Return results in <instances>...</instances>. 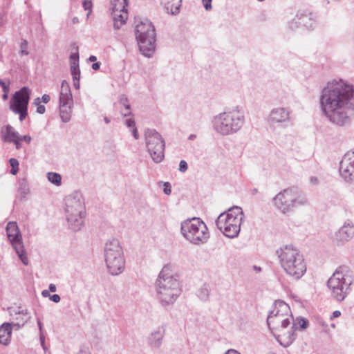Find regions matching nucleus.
I'll return each instance as SVG.
<instances>
[{"instance_id": "7c9ffc66", "label": "nucleus", "mask_w": 354, "mask_h": 354, "mask_svg": "<svg viewBox=\"0 0 354 354\" xmlns=\"http://www.w3.org/2000/svg\"><path fill=\"white\" fill-rule=\"evenodd\" d=\"M350 86L344 82L342 80L339 81L333 80L328 83V88H349Z\"/></svg>"}, {"instance_id": "4be33fe9", "label": "nucleus", "mask_w": 354, "mask_h": 354, "mask_svg": "<svg viewBox=\"0 0 354 354\" xmlns=\"http://www.w3.org/2000/svg\"><path fill=\"white\" fill-rule=\"evenodd\" d=\"M290 120V111L283 107L273 109L268 116V121L272 124L283 123Z\"/></svg>"}, {"instance_id": "f03ea898", "label": "nucleus", "mask_w": 354, "mask_h": 354, "mask_svg": "<svg viewBox=\"0 0 354 354\" xmlns=\"http://www.w3.org/2000/svg\"><path fill=\"white\" fill-rule=\"evenodd\" d=\"M156 297L163 307L173 305L181 294L182 288L178 276L169 266H165L160 272L155 283Z\"/></svg>"}, {"instance_id": "5701e85b", "label": "nucleus", "mask_w": 354, "mask_h": 354, "mask_svg": "<svg viewBox=\"0 0 354 354\" xmlns=\"http://www.w3.org/2000/svg\"><path fill=\"white\" fill-rule=\"evenodd\" d=\"M182 0H160V3L168 14L176 15L179 12Z\"/></svg>"}, {"instance_id": "a211bd4d", "label": "nucleus", "mask_w": 354, "mask_h": 354, "mask_svg": "<svg viewBox=\"0 0 354 354\" xmlns=\"http://www.w3.org/2000/svg\"><path fill=\"white\" fill-rule=\"evenodd\" d=\"M354 236V225L352 221L347 220L343 225L335 233L333 241L338 245H342L349 241Z\"/></svg>"}, {"instance_id": "0eeeda50", "label": "nucleus", "mask_w": 354, "mask_h": 354, "mask_svg": "<svg viewBox=\"0 0 354 354\" xmlns=\"http://www.w3.org/2000/svg\"><path fill=\"white\" fill-rule=\"evenodd\" d=\"M65 212L70 227L73 231L80 230L84 225L86 214L82 196L79 194H73L65 198Z\"/></svg>"}, {"instance_id": "2f4dec72", "label": "nucleus", "mask_w": 354, "mask_h": 354, "mask_svg": "<svg viewBox=\"0 0 354 354\" xmlns=\"http://www.w3.org/2000/svg\"><path fill=\"white\" fill-rule=\"evenodd\" d=\"M47 176L48 179L50 183L57 186L61 185L62 176L60 174L55 172H48Z\"/></svg>"}, {"instance_id": "a19ab883", "label": "nucleus", "mask_w": 354, "mask_h": 354, "mask_svg": "<svg viewBox=\"0 0 354 354\" xmlns=\"http://www.w3.org/2000/svg\"><path fill=\"white\" fill-rule=\"evenodd\" d=\"M0 86L2 88H8L10 86V81L7 79H0Z\"/></svg>"}, {"instance_id": "0e129e2a", "label": "nucleus", "mask_w": 354, "mask_h": 354, "mask_svg": "<svg viewBox=\"0 0 354 354\" xmlns=\"http://www.w3.org/2000/svg\"><path fill=\"white\" fill-rule=\"evenodd\" d=\"M258 192V189L257 188H254L252 190V194L254 195Z\"/></svg>"}, {"instance_id": "f704fd0d", "label": "nucleus", "mask_w": 354, "mask_h": 354, "mask_svg": "<svg viewBox=\"0 0 354 354\" xmlns=\"http://www.w3.org/2000/svg\"><path fill=\"white\" fill-rule=\"evenodd\" d=\"M39 100V97L35 98L33 102V104L37 106V113L39 114H44L46 111V108L44 105L41 104V102Z\"/></svg>"}, {"instance_id": "393cba45", "label": "nucleus", "mask_w": 354, "mask_h": 354, "mask_svg": "<svg viewBox=\"0 0 354 354\" xmlns=\"http://www.w3.org/2000/svg\"><path fill=\"white\" fill-rule=\"evenodd\" d=\"M111 15L113 20L114 28L116 29H119L124 24L128 18L127 10L120 11L116 10V11H111Z\"/></svg>"}, {"instance_id": "72a5a7b5", "label": "nucleus", "mask_w": 354, "mask_h": 354, "mask_svg": "<svg viewBox=\"0 0 354 354\" xmlns=\"http://www.w3.org/2000/svg\"><path fill=\"white\" fill-rule=\"evenodd\" d=\"M10 165L12 167L10 173L12 175L17 174L19 170V161L16 158H10L9 160Z\"/></svg>"}, {"instance_id": "412c9836", "label": "nucleus", "mask_w": 354, "mask_h": 354, "mask_svg": "<svg viewBox=\"0 0 354 354\" xmlns=\"http://www.w3.org/2000/svg\"><path fill=\"white\" fill-rule=\"evenodd\" d=\"M165 335V326H160L153 330L148 336L149 345L155 349L160 348L162 344V339Z\"/></svg>"}, {"instance_id": "3c124183", "label": "nucleus", "mask_w": 354, "mask_h": 354, "mask_svg": "<svg viewBox=\"0 0 354 354\" xmlns=\"http://www.w3.org/2000/svg\"><path fill=\"white\" fill-rule=\"evenodd\" d=\"M341 315V313L340 311L339 310H335L333 313V315L332 316L330 317V319H333V318H336V317H338Z\"/></svg>"}, {"instance_id": "79ce46f5", "label": "nucleus", "mask_w": 354, "mask_h": 354, "mask_svg": "<svg viewBox=\"0 0 354 354\" xmlns=\"http://www.w3.org/2000/svg\"><path fill=\"white\" fill-rule=\"evenodd\" d=\"M298 324H299L301 328L304 329L307 328L308 322L306 319L301 318L299 319Z\"/></svg>"}, {"instance_id": "39448f33", "label": "nucleus", "mask_w": 354, "mask_h": 354, "mask_svg": "<svg viewBox=\"0 0 354 354\" xmlns=\"http://www.w3.org/2000/svg\"><path fill=\"white\" fill-rule=\"evenodd\" d=\"M104 256L108 272L111 275H118L125 268L123 248L118 239L112 238L105 243Z\"/></svg>"}, {"instance_id": "ddd939ff", "label": "nucleus", "mask_w": 354, "mask_h": 354, "mask_svg": "<svg viewBox=\"0 0 354 354\" xmlns=\"http://www.w3.org/2000/svg\"><path fill=\"white\" fill-rule=\"evenodd\" d=\"M243 112L237 107L223 113V135L237 132L243 125Z\"/></svg>"}, {"instance_id": "c85d7f7f", "label": "nucleus", "mask_w": 354, "mask_h": 354, "mask_svg": "<svg viewBox=\"0 0 354 354\" xmlns=\"http://www.w3.org/2000/svg\"><path fill=\"white\" fill-rule=\"evenodd\" d=\"M209 287L207 283H204L198 290L197 296L202 301H206L209 298Z\"/></svg>"}, {"instance_id": "bb28decb", "label": "nucleus", "mask_w": 354, "mask_h": 354, "mask_svg": "<svg viewBox=\"0 0 354 354\" xmlns=\"http://www.w3.org/2000/svg\"><path fill=\"white\" fill-rule=\"evenodd\" d=\"M118 105L120 108V113L124 117L131 115V106L127 97L122 95L118 102Z\"/></svg>"}, {"instance_id": "338daca9", "label": "nucleus", "mask_w": 354, "mask_h": 354, "mask_svg": "<svg viewBox=\"0 0 354 354\" xmlns=\"http://www.w3.org/2000/svg\"><path fill=\"white\" fill-rule=\"evenodd\" d=\"M196 138V135H194V134H192L189 136V140H193L194 138Z\"/></svg>"}, {"instance_id": "f257e3e1", "label": "nucleus", "mask_w": 354, "mask_h": 354, "mask_svg": "<svg viewBox=\"0 0 354 354\" xmlns=\"http://www.w3.org/2000/svg\"><path fill=\"white\" fill-rule=\"evenodd\" d=\"M320 104L331 122L346 125L354 116V90H322Z\"/></svg>"}, {"instance_id": "37998d69", "label": "nucleus", "mask_w": 354, "mask_h": 354, "mask_svg": "<svg viewBox=\"0 0 354 354\" xmlns=\"http://www.w3.org/2000/svg\"><path fill=\"white\" fill-rule=\"evenodd\" d=\"M212 0H202L203 4L206 10H210L212 9Z\"/></svg>"}, {"instance_id": "9b49d317", "label": "nucleus", "mask_w": 354, "mask_h": 354, "mask_svg": "<svg viewBox=\"0 0 354 354\" xmlns=\"http://www.w3.org/2000/svg\"><path fill=\"white\" fill-rule=\"evenodd\" d=\"M145 144L149 153L156 163L161 162L165 158V143L162 136L155 129L145 131Z\"/></svg>"}, {"instance_id": "423d86ee", "label": "nucleus", "mask_w": 354, "mask_h": 354, "mask_svg": "<svg viewBox=\"0 0 354 354\" xmlns=\"http://www.w3.org/2000/svg\"><path fill=\"white\" fill-rule=\"evenodd\" d=\"M135 35L142 54L151 57L156 49V32L152 23L148 19L138 21Z\"/></svg>"}, {"instance_id": "9d476101", "label": "nucleus", "mask_w": 354, "mask_h": 354, "mask_svg": "<svg viewBox=\"0 0 354 354\" xmlns=\"http://www.w3.org/2000/svg\"><path fill=\"white\" fill-rule=\"evenodd\" d=\"M180 231L183 236L194 245L203 244L209 238L206 224L201 218L196 217L182 222Z\"/></svg>"}, {"instance_id": "58836bf2", "label": "nucleus", "mask_w": 354, "mask_h": 354, "mask_svg": "<svg viewBox=\"0 0 354 354\" xmlns=\"http://www.w3.org/2000/svg\"><path fill=\"white\" fill-rule=\"evenodd\" d=\"M82 4L84 10L91 11L92 7L91 0H83Z\"/></svg>"}, {"instance_id": "e433bc0d", "label": "nucleus", "mask_w": 354, "mask_h": 354, "mask_svg": "<svg viewBox=\"0 0 354 354\" xmlns=\"http://www.w3.org/2000/svg\"><path fill=\"white\" fill-rule=\"evenodd\" d=\"M18 191H19V193L20 194V195L23 198L26 197V196L29 193L28 187L26 186V184H23V183H21L20 185V187H19Z\"/></svg>"}, {"instance_id": "052dcab7", "label": "nucleus", "mask_w": 354, "mask_h": 354, "mask_svg": "<svg viewBox=\"0 0 354 354\" xmlns=\"http://www.w3.org/2000/svg\"><path fill=\"white\" fill-rule=\"evenodd\" d=\"M37 324H38L39 329V331L41 333H42V324L39 319H37Z\"/></svg>"}, {"instance_id": "cd10ccee", "label": "nucleus", "mask_w": 354, "mask_h": 354, "mask_svg": "<svg viewBox=\"0 0 354 354\" xmlns=\"http://www.w3.org/2000/svg\"><path fill=\"white\" fill-rule=\"evenodd\" d=\"M111 11H126L127 6V0H111Z\"/></svg>"}, {"instance_id": "13d9d810", "label": "nucleus", "mask_w": 354, "mask_h": 354, "mask_svg": "<svg viewBox=\"0 0 354 354\" xmlns=\"http://www.w3.org/2000/svg\"><path fill=\"white\" fill-rule=\"evenodd\" d=\"M56 289H57V288H56V286H55V284H53V283H50V284L49 285V290H50V292H55V291H56Z\"/></svg>"}, {"instance_id": "5fc2aeb1", "label": "nucleus", "mask_w": 354, "mask_h": 354, "mask_svg": "<svg viewBox=\"0 0 354 354\" xmlns=\"http://www.w3.org/2000/svg\"><path fill=\"white\" fill-rule=\"evenodd\" d=\"M221 217V214H220L218 216H217V218L215 220V224L217 226V227L221 230V227L219 226V220H220V218Z\"/></svg>"}, {"instance_id": "8fccbe9b", "label": "nucleus", "mask_w": 354, "mask_h": 354, "mask_svg": "<svg viewBox=\"0 0 354 354\" xmlns=\"http://www.w3.org/2000/svg\"><path fill=\"white\" fill-rule=\"evenodd\" d=\"M21 138H22V141H25L28 144L31 141V138L29 136H21Z\"/></svg>"}, {"instance_id": "c9c22d12", "label": "nucleus", "mask_w": 354, "mask_h": 354, "mask_svg": "<svg viewBox=\"0 0 354 354\" xmlns=\"http://www.w3.org/2000/svg\"><path fill=\"white\" fill-rule=\"evenodd\" d=\"M213 125H214V129L216 131L220 132V129L221 127V115H218L214 117V120H213Z\"/></svg>"}, {"instance_id": "a18cd8bd", "label": "nucleus", "mask_w": 354, "mask_h": 354, "mask_svg": "<svg viewBox=\"0 0 354 354\" xmlns=\"http://www.w3.org/2000/svg\"><path fill=\"white\" fill-rule=\"evenodd\" d=\"M21 142H22V138H21V136H19L17 139L12 141V142L14 143L16 146V148L17 149H19L21 147Z\"/></svg>"}, {"instance_id": "69168bd1", "label": "nucleus", "mask_w": 354, "mask_h": 354, "mask_svg": "<svg viewBox=\"0 0 354 354\" xmlns=\"http://www.w3.org/2000/svg\"><path fill=\"white\" fill-rule=\"evenodd\" d=\"M104 120L106 124H109L110 122V120L107 117H105L104 118Z\"/></svg>"}, {"instance_id": "6ab92c4d", "label": "nucleus", "mask_w": 354, "mask_h": 354, "mask_svg": "<svg viewBox=\"0 0 354 354\" xmlns=\"http://www.w3.org/2000/svg\"><path fill=\"white\" fill-rule=\"evenodd\" d=\"M10 316L12 317L11 326L16 327V329L24 326L30 319L28 310L21 309V308L10 310Z\"/></svg>"}, {"instance_id": "4468645a", "label": "nucleus", "mask_w": 354, "mask_h": 354, "mask_svg": "<svg viewBox=\"0 0 354 354\" xmlns=\"http://www.w3.org/2000/svg\"><path fill=\"white\" fill-rule=\"evenodd\" d=\"M30 94L28 90H18L12 95L10 102V110L19 115L22 122L28 115V105Z\"/></svg>"}, {"instance_id": "f3484780", "label": "nucleus", "mask_w": 354, "mask_h": 354, "mask_svg": "<svg viewBox=\"0 0 354 354\" xmlns=\"http://www.w3.org/2000/svg\"><path fill=\"white\" fill-rule=\"evenodd\" d=\"M225 218V226L231 225L232 227L233 234L238 232V226H241L243 218V212L240 207L234 206L229 208L227 212H223Z\"/></svg>"}, {"instance_id": "bf43d9fd", "label": "nucleus", "mask_w": 354, "mask_h": 354, "mask_svg": "<svg viewBox=\"0 0 354 354\" xmlns=\"http://www.w3.org/2000/svg\"><path fill=\"white\" fill-rule=\"evenodd\" d=\"M41 295L44 297H50V296L49 292L47 290H43L42 292H41Z\"/></svg>"}, {"instance_id": "4c0bfd02", "label": "nucleus", "mask_w": 354, "mask_h": 354, "mask_svg": "<svg viewBox=\"0 0 354 354\" xmlns=\"http://www.w3.org/2000/svg\"><path fill=\"white\" fill-rule=\"evenodd\" d=\"M21 50L20 54L21 55H28L29 54L28 51V42L26 40H23L20 45Z\"/></svg>"}, {"instance_id": "a878e982", "label": "nucleus", "mask_w": 354, "mask_h": 354, "mask_svg": "<svg viewBox=\"0 0 354 354\" xmlns=\"http://www.w3.org/2000/svg\"><path fill=\"white\" fill-rule=\"evenodd\" d=\"M1 136L3 140L8 142H12L20 136L15 128L10 125H7L2 129Z\"/></svg>"}, {"instance_id": "2eb2a0df", "label": "nucleus", "mask_w": 354, "mask_h": 354, "mask_svg": "<svg viewBox=\"0 0 354 354\" xmlns=\"http://www.w3.org/2000/svg\"><path fill=\"white\" fill-rule=\"evenodd\" d=\"M71 90H61L59 95V114L64 122L71 120L72 106L73 104Z\"/></svg>"}, {"instance_id": "dca6fc26", "label": "nucleus", "mask_w": 354, "mask_h": 354, "mask_svg": "<svg viewBox=\"0 0 354 354\" xmlns=\"http://www.w3.org/2000/svg\"><path fill=\"white\" fill-rule=\"evenodd\" d=\"M339 171L346 181L354 179V151H348L344 154L339 162Z\"/></svg>"}, {"instance_id": "49530a36", "label": "nucleus", "mask_w": 354, "mask_h": 354, "mask_svg": "<svg viewBox=\"0 0 354 354\" xmlns=\"http://www.w3.org/2000/svg\"><path fill=\"white\" fill-rule=\"evenodd\" d=\"M39 100L41 103L46 104L50 101V96L47 94H44L41 97H39Z\"/></svg>"}, {"instance_id": "7ed1b4c3", "label": "nucleus", "mask_w": 354, "mask_h": 354, "mask_svg": "<svg viewBox=\"0 0 354 354\" xmlns=\"http://www.w3.org/2000/svg\"><path fill=\"white\" fill-rule=\"evenodd\" d=\"M279 263L283 271L290 277L298 280L306 272V263L300 250L292 245H286L277 250Z\"/></svg>"}, {"instance_id": "473e14b6", "label": "nucleus", "mask_w": 354, "mask_h": 354, "mask_svg": "<svg viewBox=\"0 0 354 354\" xmlns=\"http://www.w3.org/2000/svg\"><path fill=\"white\" fill-rule=\"evenodd\" d=\"M240 230H241V226H238V232H236V233H235V234H233L234 231H232V227L231 225H226V226H225L224 232H223V234L228 238L233 239V238L236 237L239 235V234L240 232Z\"/></svg>"}, {"instance_id": "1a4fd4ad", "label": "nucleus", "mask_w": 354, "mask_h": 354, "mask_svg": "<svg viewBox=\"0 0 354 354\" xmlns=\"http://www.w3.org/2000/svg\"><path fill=\"white\" fill-rule=\"evenodd\" d=\"M353 279L347 267L339 266L329 278L327 286L331 291V295L338 301H343L348 293L349 286Z\"/></svg>"}, {"instance_id": "09e8293b", "label": "nucleus", "mask_w": 354, "mask_h": 354, "mask_svg": "<svg viewBox=\"0 0 354 354\" xmlns=\"http://www.w3.org/2000/svg\"><path fill=\"white\" fill-rule=\"evenodd\" d=\"M39 338H40L41 344L43 348L46 349V347H45V337H44L43 333H40Z\"/></svg>"}, {"instance_id": "4d7b16f0", "label": "nucleus", "mask_w": 354, "mask_h": 354, "mask_svg": "<svg viewBox=\"0 0 354 354\" xmlns=\"http://www.w3.org/2000/svg\"><path fill=\"white\" fill-rule=\"evenodd\" d=\"M69 86L68 83L66 80H63L61 85V88H68Z\"/></svg>"}, {"instance_id": "6e6d98bb", "label": "nucleus", "mask_w": 354, "mask_h": 354, "mask_svg": "<svg viewBox=\"0 0 354 354\" xmlns=\"http://www.w3.org/2000/svg\"><path fill=\"white\" fill-rule=\"evenodd\" d=\"M310 182L313 185H317L318 183V179L313 176L310 178Z\"/></svg>"}, {"instance_id": "ea45409f", "label": "nucleus", "mask_w": 354, "mask_h": 354, "mask_svg": "<svg viewBox=\"0 0 354 354\" xmlns=\"http://www.w3.org/2000/svg\"><path fill=\"white\" fill-rule=\"evenodd\" d=\"M179 170L185 172L187 170V163L185 160H181L179 163Z\"/></svg>"}, {"instance_id": "e2e57ef3", "label": "nucleus", "mask_w": 354, "mask_h": 354, "mask_svg": "<svg viewBox=\"0 0 354 354\" xmlns=\"http://www.w3.org/2000/svg\"><path fill=\"white\" fill-rule=\"evenodd\" d=\"M97 59L96 57L94 56V55H91L90 57H89V60L91 62H95V60Z\"/></svg>"}, {"instance_id": "20e7f679", "label": "nucleus", "mask_w": 354, "mask_h": 354, "mask_svg": "<svg viewBox=\"0 0 354 354\" xmlns=\"http://www.w3.org/2000/svg\"><path fill=\"white\" fill-rule=\"evenodd\" d=\"M274 207L282 214H289L295 209L309 205L306 194L297 187H289L279 192L272 199Z\"/></svg>"}, {"instance_id": "6e6552de", "label": "nucleus", "mask_w": 354, "mask_h": 354, "mask_svg": "<svg viewBox=\"0 0 354 354\" xmlns=\"http://www.w3.org/2000/svg\"><path fill=\"white\" fill-rule=\"evenodd\" d=\"M293 322L289 306L283 301H276L267 318V324L271 332L280 331L290 324H292V328H295Z\"/></svg>"}, {"instance_id": "c756f323", "label": "nucleus", "mask_w": 354, "mask_h": 354, "mask_svg": "<svg viewBox=\"0 0 354 354\" xmlns=\"http://www.w3.org/2000/svg\"><path fill=\"white\" fill-rule=\"evenodd\" d=\"M124 124L129 128H131L132 127L131 132H132L133 136L134 137L135 139H136V140L138 139L139 138V134H138V129L136 127V122H135L134 119L133 118H127V119H126V120L124 122Z\"/></svg>"}, {"instance_id": "864d4df0", "label": "nucleus", "mask_w": 354, "mask_h": 354, "mask_svg": "<svg viewBox=\"0 0 354 354\" xmlns=\"http://www.w3.org/2000/svg\"><path fill=\"white\" fill-rule=\"evenodd\" d=\"M100 67V62H95L92 64V68L95 71H97Z\"/></svg>"}, {"instance_id": "f8f14e48", "label": "nucleus", "mask_w": 354, "mask_h": 354, "mask_svg": "<svg viewBox=\"0 0 354 354\" xmlns=\"http://www.w3.org/2000/svg\"><path fill=\"white\" fill-rule=\"evenodd\" d=\"M6 231L7 237L19 258L24 265L27 266L28 264V259L24 249L22 235L17 223L15 221L8 222Z\"/></svg>"}, {"instance_id": "aec40b11", "label": "nucleus", "mask_w": 354, "mask_h": 354, "mask_svg": "<svg viewBox=\"0 0 354 354\" xmlns=\"http://www.w3.org/2000/svg\"><path fill=\"white\" fill-rule=\"evenodd\" d=\"M70 64L71 75L73 79L75 88H80V71L79 68V53L78 47H75V52L70 55Z\"/></svg>"}, {"instance_id": "774afa93", "label": "nucleus", "mask_w": 354, "mask_h": 354, "mask_svg": "<svg viewBox=\"0 0 354 354\" xmlns=\"http://www.w3.org/2000/svg\"><path fill=\"white\" fill-rule=\"evenodd\" d=\"M254 269H255L256 270H257V271H259H259H261V270L260 267L254 266Z\"/></svg>"}, {"instance_id": "c03bdc74", "label": "nucleus", "mask_w": 354, "mask_h": 354, "mask_svg": "<svg viewBox=\"0 0 354 354\" xmlns=\"http://www.w3.org/2000/svg\"><path fill=\"white\" fill-rule=\"evenodd\" d=\"M163 192L167 195L171 194V185L169 183H165Z\"/></svg>"}, {"instance_id": "b1692460", "label": "nucleus", "mask_w": 354, "mask_h": 354, "mask_svg": "<svg viewBox=\"0 0 354 354\" xmlns=\"http://www.w3.org/2000/svg\"><path fill=\"white\" fill-rule=\"evenodd\" d=\"M12 326L10 323H3L0 326V343L8 345L10 342L12 335Z\"/></svg>"}, {"instance_id": "de8ad7c7", "label": "nucleus", "mask_w": 354, "mask_h": 354, "mask_svg": "<svg viewBox=\"0 0 354 354\" xmlns=\"http://www.w3.org/2000/svg\"><path fill=\"white\" fill-rule=\"evenodd\" d=\"M50 299L55 303L59 302L61 298L59 295L55 294L53 295L50 296Z\"/></svg>"}, {"instance_id": "603ef678", "label": "nucleus", "mask_w": 354, "mask_h": 354, "mask_svg": "<svg viewBox=\"0 0 354 354\" xmlns=\"http://www.w3.org/2000/svg\"><path fill=\"white\" fill-rule=\"evenodd\" d=\"M225 354H241L239 351L234 349H229Z\"/></svg>"}, {"instance_id": "680f3d73", "label": "nucleus", "mask_w": 354, "mask_h": 354, "mask_svg": "<svg viewBox=\"0 0 354 354\" xmlns=\"http://www.w3.org/2000/svg\"><path fill=\"white\" fill-rule=\"evenodd\" d=\"M8 90H4V93L3 95V98L4 100H7L8 98V93L6 92Z\"/></svg>"}]
</instances>
